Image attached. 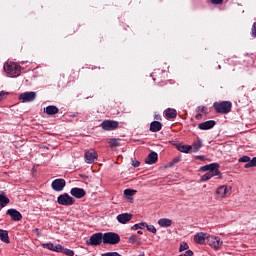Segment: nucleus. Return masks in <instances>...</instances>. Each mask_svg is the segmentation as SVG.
I'll list each match as a JSON object with an SVG mask.
<instances>
[{
	"label": "nucleus",
	"mask_w": 256,
	"mask_h": 256,
	"mask_svg": "<svg viewBox=\"0 0 256 256\" xmlns=\"http://www.w3.org/2000/svg\"><path fill=\"white\" fill-rule=\"evenodd\" d=\"M4 71L10 77H19L21 75V66L15 62H8L4 64Z\"/></svg>",
	"instance_id": "obj_1"
},
{
	"label": "nucleus",
	"mask_w": 256,
	"mask_h": 256,
	"mask_svg": "<svg viewBox=\"0 0 256 256\" xmlns=\"http://www.w3.org/2000/svg\"><path fill=\"white\" fill-rule=\"evenodd\" d=\"M121 242V236L115 232H106L103 234L104 245H118Z\"/></svg>",
	"instance_id": "obj_2"
},
{
	"label": "nucleus",
	"mask_w": 256,
	"mask_h": 256,
	"mask_svg": "<svg viewBox=\"0 0 256 256\" xmlns=\"http://www.w3.org/2000/svg\"><path fill=\"white\" fill-rule=\"evenodd\" d=\"M213 107L216 113L227 114L231 112L233 104L230 101L214 102Z\"/></svg>",
	"instance_id": "obj_3"
},
{
	"label": "nucleus",
	"mask_w": 256,
	"mask_h": 256,
	"mask_svg": "<svg viewBox=\"0 0 256 256\" xmlns=\"http://www.w3.org/2000/svg\"><path fill=\"white\" fill-rule=\"evenodd\" d=\"M103 243V233L98 232L90 236V238L86 241V245H90L92 247H99Z\"/></svg>",
	"instance_id": "obj_4"
},
{
	"label": "nucleus",
	"mask_w": 256,
	"mask_h": 256,
	"mask_svg": "<svg viewBox=\"0 0 256 256\" xmlns=\"http://www.w3.org/2000/svg\"><path fill=\"white\" fill-rule=\"evenodd\" d=\"M207 243L212 249H215V251H219V249L223 247V241L217 236H208Z\"/></svg>",
	"instance_id": "obj_5"
},
{
	"label": "nucleus",
	"mask_w": 256,
	"mask_h": 256,
	"mask_svg": "<svg viewBox=\"0 0 256 256\" xmlns=\"http://www.w3.org/2000/svg\"><path fill=\"white\" fill-rule=\"evenodd\" d=\"M57 201L59 205H64V206L73 205L75 203V199L69 196V194L67 193H64L58 196Z\"/></svg>",
	"instance_id": "obj_6"
},
{
	"label": "nucleus",
	"mask_w": 256,
	"mask_h": 256,
	"mask_svg": "<svg viewBox=\"0 0 256 256\" xmlns=\"http://www.w3.org/2000/svg\"><path fill=\"white\" fill-rule=\"evenodd\" d=\"M100 127L104 129V131H115L119 127V122L114 120H104Z\"/></svg>",
	"instance_id": "obj_7"
},
{
	"label": "nucleus",
	"mask_w": 256,
	"mask_h": 256,
	"mask_svg": "<svg viewBox=\"0 0 256 256\" xmlns=\"http://www.w3.org/2000/svg\"><path fill=\"white\" fill-rule=\"evenodd\" d=\"M37 97V93L35 92H24L19 95V100L21 103H31V101H35Z\"/></svg>",
	"instance_id": "obj_8"
},
{
	"label": "nucleus",
	"mask_w": 256,
	"mask_h": 256,
	"mask_svg": "<svg viewBox=\"0 0 256 256\" xmlns=\"http://www.w3.org/2000/svg\"><path fill=\"white\" fill-rule=\"evenodd\" d=\"M239 163H246L244 165L245 169H250L251 167H256V157L251 158L249 156H242L239 158Z\"/></svg>",
	"instance_id": "obj_9"
},
{
	"label": "nucleus",
	"mask_w": 256,
	"mask_h": 256,
	"mask_svg": "<svg viewBox=\"0 0 256 256\" xmlns=\"http://www.w3.org/2000/svg\"><path fill=\"white\" fill-rule=\"evenodd\" d=\"M65 185H67V182H65V179L63 178H58L55 179L52 184L51 187L54 191L60 192L63 189H65Z\"/></svg>",
	"instance_id": "obj_10"
},
{
	"label": "nucleus",
	"mask_w": 256,
	"mask_h": 256,
	"mask_svg": "<svg viewBox=\"0 0 256 256\" xmlns=\"http://www.w3.org/2000/svg\"><path fill=\"white\" fill-rule=\"evenodd\" d=\"M97 157H99V155H97V151L93 149L85 152L86 163H95Z\"/></svg>",
	"instance_id": "obj_11"
},
{
	"label": "nucleus",
	"mask_w": 256,
	"mask_h": 256,
	"mask_svg": "<svg viewBox=\"0 0 256 256\" xmlns=\"http://www.w3.org/2000/svg\"><path fill=\"white\" fill-rule=\"evenodd\" d=\"M70 195H72V197H75L76 199H83V197H85L87 193L83 188H72L70 190Z\"/></svg>",
	"instance_id": "obj_12"
},
{
	"label": "nucleus",
	"mask_w": 256,
	"mask_h": 256,
	"mask_svg": "<svg viewBox=\"0 0 256 256\" xmlns=\"http://www.w3.org/2000/svg\"><path fill=\"white\" fill-rule=\"evenodd\" d=\"M6 214H8L9 217H11L12 221H21V219H23V215H21V212L13 208L8 209Z\"/></svg>",
	"instance_id": "obj_13"
},
{
	"label": "nucleus",
	"mask_w": 256,
	"mask_h": 256,
	"mask_svg": "<svg viewBox=\"0 0 256 256\" xmlns=\"http://www.w3.org/2000/svg\"><path fill=\"white\" fill-rule=\"evenodd\" d=\"M44 249H49V251H54L55 253H61L63 246L61 244L45 243L42 244Z\"/></svg>",
	"instance_id": "obj_14"
},
{
	"label": "nucleus",
	"mask_w": 256,
	"mask_h": 256,
	"mask_svg": "<svg viewBox=\"0 0 256 256\" xmlns=\"http://www.w3.org/2000/svg\"><path fill=\"white\" fill-rule=\"evenodd\" d=\"M214 125H216V122L214 120H208L206 122H202L198 125V128L202 131H207L209 129H213Z\"/></svg>",
	"instance_id": "obj_15"
},
{
	"label": "nucleus",
	"mask_w": 256,
	"mask_h": 256,
	"mask_svg": "<svg viewBox=\"0 0 256 256\" xmlns=\"http://www.w3.org/2000/svg\"><path fill=\"white\" fill-rule=\"evenodd\" d=\"M207 237H209V235L206 233L199 232L194 236V241L195 243H198V245H203L205 241H207Z\"/></svg>",
	"instance_id": "obj_16"
},
{
	"label": "nucleus",
	"mask_w": 256,
	"mask_h": 256,
	"mask_svg": "<svg viewBox=\"0 0 256 256\" xmlns=\"http://www.w3.org/2000/svg\"><path fill=\"white\" fill-rule=\"evenodd\" d=\"M200 171H208V173H215V171H219V165L217 163L208 164L202 166Z\"/></svg>",
	"instance_id": "obj_17"
},
{
	"label": "nucleus",
	"mask_w": 256,
	"mask_h": 256,
	"mask_svg": "<svg viewBox=\"0 0 256 256\" xmlns=\"http://www.w3.org/2000/svg\"><path fill=\"white\" fill-rule=\"evenodd\" d=\"M159 159V155L157 154V152H150L147 156V158L145 159V163L147 165H153L155 164V162Z\"/></svg>",
	"instance_id": "obj_18"
},
{
	"label": "nucleus",
	"mask_w": 256,
	"mask_h": 256,
	"mask_svg": "<svg viewBox=\"0 0 256 256\" xmlns=\"http://www.w3.org/2000/svg\"><path fill=\"white\" fill-rule=\"evenodd\" d=\"M227 197V186H220L216 190V199H225Z\"/></svg>",
	"instance_id": "obj_19"
},
{
	"label": "nucleus",
	"mask_w": 256,
	"mask_h": 256,
	"mask_svg": "<svg viewBox=\"0 0 256 256\" xmlns=\"http://www.w3.org/2000/svg\"><path fill=\"white\" fill-rule=\"evenodd\" d=\"M132 217L133 216L131 214H127V213L119 214L117 216V221L125 225V223L131 221Z\"/></svg>",
	"instance_id": "obj_20"
},
{
	"label": "nucleus",
	"mask_w": 256,
	"mask_h": 256,
	"mask_svg": "<svg viewBox=\"0 0 256 256\" xmlns=\"http://www.w3.org/2000/svg\"><path fill=\"white\" fill-rule=\"evenodd\" d=\"M161 129H163V125L161 124V122H159V121L151 122L150 131L152 133H159V131H161Z\"/></svg>",
	"instance_id": "obj_21"
},
{
	"label": "nucleus",
	"mask_w": 256,
	"mask_h": 256,
	"mask_svg": "<svg viewBox=\"0 0 256 256\" xmlns=\"http://www.w3.org/2000/svg\"><path fill=\"white\" fill-rule=\"evenodd\" d=\"M158 225L164 228L171 227V225H173V220L169 218H161L158 220Z\"/></svg>",
	"instance_id": "obj_22"
},
{
	"label": "nucleus",
	"mask_w": 256,
	"mask_h": 256,
	"mask_svg": "<svg viewBox=\"0 0 256 256\" xmlns=\"http://www.w3.org/2000/svg\"><path fill=\"white\" fill-rule=\"evenodd\" d=\"M217 175H221V172H219V170H216L215 172H207L201 177V181H209V179H212V177H215Z\"/></svg>",
	"instance_id": "obj_23"
},
{
	"label": "nucleus",
	"mask_w": 256,
	"mask_h": 256,
	"mask_svg": "<svg viewBox=\"0 0 256 256\" xmlns=\"http://www.w3.org/2000/svg\"><path fill=\"white\" fill-rule=\"evenodd\" d=\"M44 113H47V115H57L59 108H57V106H48L44 108Z\"/></svg>",
	"instance_id": "obj_24"
},
{
	"label": "nucleus",
	"mask_w": 256,
	"mask_h": 256,
	"mask_svg": "<svg viewBox=\"0 0 256 256\" xmlns=\"http://www.w3.org/2000/svg\"><path fill=\"white\" fill-rule=\"evenodd\" d=\"M196 119H201V117H203V114L204 113L205 115H207V107L205 106H198L197 109H196Z\"/></svg>",
	"instance_id": "obj_25"
},
{
	"label": "nucleus",
	"mask_w": 256,
	"mask_h": 256,
	"mask_svg": "<svg viewBox=\"0 0 256 256\" xmlns=\"http://www.w3.org/2000/svg\"><path fill=\"white\" fill-rule=\"evenodd\" d=\"M10 200L7 196H5L4 193L0 194V207L3 209V207H7L9 205Z\"/></svg>",
	"instance_id": "obj_26"
},
{
	"label": "nucleus",
	"mask_w": 256,
	"mask_h": 256,
	"mask_svg": "<svg viewBox=\"0 0 256 256\" xmlns=\"http://www.w3.org/2000/svg\"><path fill=\"white\" fill-rule=\"evenodd\" d=\"M165 115H166L167 119H175V117H177V110H175L173 108H168L165 111Z\"/></svg>",
	"instance_id": "obj_27"
},
{
	"label": "nucleus",
	"mask_w": 256,
	"mask_h": 256,
	"mask_svg": "<svg viewBox=\"0 0 256 256\" xmlns=\"http://www.w3.org/2000/svg\"><path fill=\"white\" fill-rule=\"evenodd\" d=\"M178 151H180L181 153H189V151H191L193 149V146L191 145H183V144H179L177 146Z\"/></svg>",
	"instance_id": "obj_28"
},
{
	"label": "nucleus",
	"mask_w": 256,
	"mask_h": 256,
	"mask_svg": "<svg viewBox=\"0 0 256 256\" xmlns=\"http://www.w3.org/2000/svg\"><path fill=\"white\" fill-rule=\"evenodd\" d=\"M0 239L3 241V243H10L9 232H7V230L0 229Z\"/></svg>",
	"instance_id": "obj_29"
},
{
	"label": "nucleus",
	"mask_w": 256,
	"mask_h": 256,
	"mask_svg": "<svg viewBox=\"0 0 256 256\" xmlns=\"http://www.w3.org/2000/svg\"><path fill=\"white\" fill-rule=\"evenodd\" d=\"M201 147H203V141H201V139H198L192 146L193 153H197V151H199Z\"/></svg>",
	"instance_id": "obj_30"
},
{
	"label": "nucleus",
	"mask_w": 256,
	"mask_h": 256,
	"mask_svg": "<svg viewBox=\"0 0 256 256\" xmlns=\"http://www.w3.org/2000/svg\"><path fill=\"white\" fill-rule=\"evenodd\" d=\"M129 243L131 245H134V243H137V245H141V238H139L137 235H132L129 238Z\"/></svg>",
	"instance_id": "obj_31"
},
{
	"label": "nucleus",
	"mask_w": 256,
	"mask_h": 256,
	"mask_svg": "<svg viewBox=\"0 0 256 256\" xmlns=\"http://www.w3.org/2000/svg\"><path fill=\"white\" fill-rule=\"evenodd\" d=\"M136 193H137V190H133V189L124 190V195L128 199H131V197H133V195H135Z\"/></svg>",
	"instance_id": "obj_32"
},
{
	"label": "nucleus",
	"mask_w": 256,
	"mask_h": 256,
	"mask_svg": "<svg viewBox=\"0 0 256 256\" xmlns=\"http://www.w3.org/2000/svg\"><path fill=\"white\" fill-rule=\"evenodd\" d=\"M61 253H64V255H67V256H74L75 255V252L71 249H68V248H64L62 246V251Z\"/></svg>",
	"instance_id": "obj_33"
},
{
	"label": "nucleus",
	"mask_w": 256,
	"mask_h": 256,
	"mask_svg": "<svg viewBox=\"0 0 256 256\" xmlns=\"http://www.w3.org/2000/svg\"><path fill=\"white\" fill-rule=\"evenodd\" d=\"M108 143L110 147H119V139L117 138H111Z\"/></svg>",
	"instance_id": "obj_34"
},
{
	"label": "nucleus",
	"mask_w": 256,
	"mask_h": 256,
	"mask_svg": "<svg viewBox=\"0 0 256 256\" xmlns=\"http://www.w3.org/2000/svg\"><path fill=\"white\" fill-rule=\"evenodd\" d=\"M143 227H147V223L142 222V223H138L135 224L132 229H134L135 231H137V229H143Z\"/></svg>",
	"instance_id": "obj_35"
},
{
	"label": "nucleus",
	"mask_w": 256,
	"mask_h": 256,
	"mask_svg": "<svg viewBox=\"0 0 256 256\" xmlns=\"http://www.w3.org/2000/svg\"><path fill=\"white\" fill-rule=\"evenodd\" d=\"M181 161L180 157L174 158L171 162H169L168 167H173L176 163H179Z\"/></svg>",
	"instance_id": "obj_36"
},
{
	"label": "nucleus",
	"mask_w": 256,
	"mask_h": 256,
	"mask_svg": "<svg viewBox=\"0 0 256 256\" xmlns=\"http://www.w3.org/2000/svg\"><path fill=\"white\" fill-rule=\"evenodd\" d=\"M145 227L147 228V231H149L150 233H157V228H155L153 225L147 224V226Z\"/></svg>",
	"instance_id": "obj_37"
},
{
	"label": "nucleus",
	"mask_w": 256,
	"mask_h": 256,
	"mask_svg": "<svg viewBox=\"0 0 256 256\" xmlns=\"http://www.w3.org/2000/svg\"><path fill=\"white\" fill-rule=\"evenodd\" d=\"M187 249H189V245H188L187 243H185V242H182V243L180 244L179 251H180V252H181V251H187Z\"/></svg>",
	"instance_id": "obj_38"
},
{
	"label": "nucleus",
	"mask_w": 256,
	"mask_h": 256,
	"mask_svg": "<svg viewBox=\"0 0 256 256\" xmlns=\"http://www.w3.org/2000/svg\"><path fill=\"white\" fill-rule=\"evenodd\" d=\"M7 95H9V93H7L5 91H1L0 92V101H3V99H5V97H7Z\"/></svg>",
	"instance_id": "obj_39"
},
{
	"label": "nucleus",
	"mask_w": 256,
	"mask_h": 256,
	"mask_svg": "<svg viewBox=\"0 0 256 256\" xmlns=\"http://www.w3.org/2000/svg\"><path fill=\"white\" fill-rule=\"evenodd\" d=\"M252 36L256 37V22H254L252 26Z\"/></svg>",
	"instance_id": "obj_40"
},
{
	"label": "nucleus",
	"mask_w": 256,
	"mask_h": 256,
	"mask_svg": "<svg viewBox=\"0 0 256 256\" xmlns=\"http://www.w3.org/2000/svg\"><path fill=\"white\" fill-rule=\"evenodd\" d=\"M211 3H213V5H221V3H223V0H211Z\"/></svg>",
	"instance_id": "obj_41"
},
{
	"label": "nucleus",
	"mask_w": 256,
	"mask_h": 256,
	"mask_svg": "<svg viewBox=\"0 0 256 256\" xmlns=\"http://www.w3.org/2000/svg\"><path fill=\"white\" fill-rule=\"evenodd\" d=\"M141 165L140 161H132V166L133 167H139Z\"/></svg>",
	"instance_id": "obj_42"
},
{
	"label": "nucleus",
	"mask_w": 256,
	"mask_h": 256,
	"mask_svg": "<svg viewBox=\"0 0 256 256\" xmlns=\"http://www.w3.org/2000/svg\"><path fill=\"white\" fill-rule=\"evenodd\" d=\"M183 256H193V251L191 250H187L184 254H182Z\"/></svg>",
	"instance_id": "obj_43"
},
{
	"label": "nucleus",
	"mask_w": 256,
	"mask_h": 256,
	"mask_svg": "<svg viewBox=\"0 0 256 256\" xmlns=\"http://www.w3.org/2000/svg\"><path fill=\"white\" fill-rule=\"evenodd\" d=\"M137 233H138V235H143V231H141V230H138Z\"/></svg>",
	"instance_id": "obj_44"
},
{
	"label": "nucleus",
	"mask_w": 256,
	"mask_h": 256,
	"mask_svg": "<svg viewBox=\"0 0 256 256\" xmlns=\"http://www.w3.org/2000/svg\"><path fill=\"white\" fill-rule=\"evenodd\" d=\"M204 156H198V159H203Z\"/></svg>",
	"instance_id": "obj_45"
}]
</instances>
